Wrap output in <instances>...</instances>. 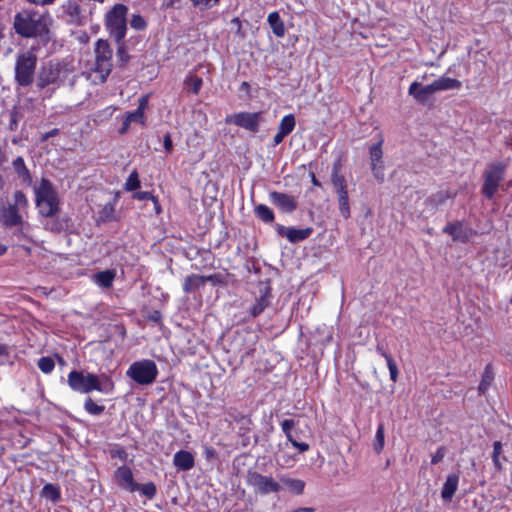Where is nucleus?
Segmentation results:
<instances>
[{"label": "nucleus", "mask_w": 512, "mask_h": 512, "mask_svg": "<svg viewBox=\"0 0 512 512\" xmlns=\"http://www.w3.org/2000/svg\"><path fill=\"white\" fill-rule=\"evenodd\" d=\"M140 187V180H139V177H138V173L136 171H133L126 183H125V189L127 191H134L136 189H138Z\"/></svg>", "instance_id": "obj_39"}, {"label": "nucleus", "mask_w": 512, "mask_h": 512, "mask_svg": "<svg viewBox=\"0 0 512 512\" xmlns=\"http://www.w3.org/2000/svg\"><path fill=\"white\" fill-rule=\"evenodd\" d=\"M269 298H270V287L265 286L264 292L260 295V297L257 299L256 303L251 308V314L253 317L258 316L261 314L264 309L269 305Z\"/></svg>", "instance_id": "obj_24"}, {"label": "nucleus", "mask_w": 512, "mask_h": 512, "mask_svg": "<svg viewBox=\"0 0 512 512\" xmlns=\"http://www.w3.org/2000/svg\"><path fill=\"white\" fill-rule=\"evenodd\" d=\"M285 137H286V135H285V134H283V133H281L280 131H278V132H277V134L274 136V139H273V140H274L275 145L280 144V143L283 141V139H284Z\"/></svg>", "instance_id": "obj_55"}, {"label": "nucleus", "mask_w": 512, "mask_h": 512, "mask_svg": "<svg viewBox=\"0 0 512 512\" xmlns=\"http://www.w3.org/2000/svg\"><path fill=\"white\" fill-rule=\"evenodd\" d=\"M123 52H124V48H123V46H120L118 48V53L123 54Z\"/></svg>", "instance_id": "obj_62"}, {"label": "nucleus", "mask_w": 512, "mask_h": 512, "mask_svg": "<svg viewBox=\"0 0 512 512\" xmlns=\"http://www.w3.org/2000/svg\"><path fill=\"white\" fill-rule=\"evenodd\" d=\"M268 23L277 37H283L285 35L284 23L281 20L278 12H272L268 15Z\"/></svg>", "instance_id": "obj_26"}, {"label": "nucleus", "mask_w": 512, "mask_h": 512, "mask_svg": "<svg viewBox=\"0 0 512 512\" xmlns=\"http://www.w3.org/2000/svg\"><path fill=\"white\" fill-rule=\"evenodd\" d=\"M331 183L337 193V201L339 206L340 214L344 219H348L351 216L349 196L347 189V181L341 174V163L335 162L332 168Z\"/></svg>", "instance_id": "obj_4"}, {"label": "nucleus", "mask_w": 512, "mask_h": 512, "mask_svg": "<svg viewBox=\"0 0 512 512\" xmlns=\"http://www.w3.org/2000/svg\"><path fill=\"white\" fill-rule=\"evenodd\" d=\"M459 483V476L457 474H450L442 487L441 497L445 502H450L454 496Z\"/></svg>", "instance_id": "obj_22"}, {"label": "nucleus", "mask_w": 512, "mask_h": 512, "mask_svg": "<svg viewBox=\"0 0 512 512\" xmlns=\"http://www.w3.org/2000/svg\"><path fill=\"white\" fill-rule=\"evenodd\" d=\"M26 1L31 4L41 5V6L48 5V4H51L54 2V0H26Z\"/></svg>", "instance_id": "obj_54"}, {"label": "nucleus", "mask_w": 512, "mask_h": 512, "mask_svg": "<svg viewBox=\"0 0 512 512\" xmlns=\"http://www.w3.org/2000/svg\"><path fill=\"white\" fill-rule=\"evenodd\" d=\"M281 486H285L286 488H288L290 491H292L293 493L295 494H302L303 490H304V487H305V483L300 480V479H293V478H289V477H281L280 478V482Z\"/></svg>", "instance_id": "obj_28"}, {"label": "nucleus", "mask_w": 512, "mask_h": 512, "mask_svg": "<svg viewBox=\"0 0 512 512\" xmlns=\"http://www.w3.org/2000/svg\"><path fill=\"white\" fill-rule=\"evenodd\" d=\"M242 88L248 89L249 88V84L247 82H243L242 83Z\"/></svg>", "instance_id": "obj_61"}, {"label": "nucleus", "mask_w": 512, "mask_h": 512, "mask_svg": "<svg viewBox=\"0 0 512 512\" xmlns=\"http://www.w3.org/2000/svg\"><path fill=\"white\" fill-rule=\"evenodd\" d=\"M127 12L128 8L124 4H116L109 10L105 17L106 27L110 36L120 43L125 37L127 30Z\"/></svg>", "instance_id": "obj_3"}, {"label": "nucleus", "mask_w": 512, "mask_h": 512, "mask_svg": "<svg viewBox=\"0 0 512 512\" xmlns=\"http://www.w3.org/2000/svg\"><path fill=\"white\" fill-rule=\"evenodd\" d=\"M42 495L45 498L52 500L54 502L58 501L60 498L59 489L50 483L44 485V487L42 489Z\"/></svg>", "instance_id": "obj_35"}, {"label": "nucleus", "mask_w": 512, "mask_h": 512, "mask_svg": "<svg viewBox=\"0 0 512 512\" xmlns=\"http://www.w3.org/2000/svg\"><path fill=\"white\" fill-rule=\"evenodd\" d=\"M191 2L199 9H208L215 6L219 0H191Z\"/></svg>", "instance_id": "obj_46"}, {"label": "nucleus", "mask_w": 512, "mask_h": 512, "mask_svg": "<svg viewBox=\"0 0 512 512\" xmlns=\"http://www.w3.org/2000/svg\"><path fill=\"white\" fill-rule=\"evenodd\" d=\"M85 409L89 414L100 415L103 413L105 407L103 405L96 404L91 398L85 401Z\"/></svg>", "instance_id": "obj_38"}, {"label": "nucleus", "mask_w": 512, "mask_h": 512, "mask_svg": "<svg viewBox=\"0 0 512 512\" xmlns=\"http://www.w3.org/2000/svg\"><path fill=\"white\" fill-rule=\"evenodd\" d=\"M163 144H164V148H165L166 152L170 153L172 151V147H173L170 134H166L164 136Z\"/></svg>", "instance_id": "obj_51"}, {"label": "nucleus", "mask_w": 512, "mask_h": 512, "mask_svg": "<svg viewBox=\"0 0 512 512\" xmlns=\"http://www.w3.org/2000/svg\"><path fill=\"white\" fill-rule=\"evenodd\" d=\"M153 203H154V207H155V212L156 214H160L161 213V206L157 200V198L154 196L153 199H152Z\"/></svg>", "instance_id": "obj_56"}, {"label": "nucleus", "mask_w": 512, "mask_h": 512, "mask_svg": "<svg viewBox=\"0 0 512 512\" xmlns=\"http://www.w3.org/2000/svg\"><path fill=\"white\" fill-rule=\"evenodd\" d=\"M51 18L46 15H38L28 11H22L15 15L13 27L17 34L24 38H37L39 42L47 44L50 39Z\"/></svg>", "instance_id": "obj_1"}, {"label": "nucleus", "mask_w": 512, "mask_h": 512, "mask_svg": "<svg viewBox=\"0 0 512 512\" xmlns=\"http://www.w3.org/2000/svg\"><path fill=\"white\" fill-rule=\"evenodd\" d=\"M276 230L280 236L286 237L291 243H296L308 238L313 231L312 228L296 229L287 228L282 225H278Z\"/></svg>", "instance_id": "obj_16"}, {"label": "nucleus", "mask_w": 512, "mask_h": 512, "mask_svg": "<svg viewBox=\"0 0 512 512\" xmlns=\"http://www.w3.org/2000/svg\"><path fill=\"white\" fill-rule=\"evenodd\" d=\"M210 277L200 276V275H191L185 279L183 289L186 293H190L200 286L204 285Z\"/></svg>", "instance_id": "obj_27"}, {"label": "nucleus", "mask_w": 512, "mask_h": 512, "mask_svg": "<svg viewBox=\"0 0 512 512\" xmlns=\"http://www.w3.org/2000/svg\"><path fill=\"white\" fill-rule=\"evenodd\" d=\"M12 166L17 173L18 177L22 179L24 183L30 184L32 181L31 175L29 170L27 169L24 159L22 157H17L13 163Z\"/></svg>", "instance_id": "obj_25"}, {"label": "nucleus", "mask_w": 512, "mask_h": 512, "mask_svg": "<svg viewBox=\"0 0 512 512\" xmlns=\"http://www.w3.org/2000/svg\"><path fill=\"white\" fill-rule=\"evenodd\" d=\"M54 366L55 363L51 357H42L38 360V367L43 373H50Z\"/></svg>", "instance_id": "obj_40"}, {"label": "nucleus", "mask_w": 512, "mask_h": 512, "mask_svg": "<svg viewBox=\"0 0 512 512\" xmlns=\"http://www.w3.org/2000/svg\"><path fill=\"white\" fill-rule=\"evenodd\" d=\"M256 215L265 222H272L274 220L273 211L266 205L260 204L255 207Z\"/></svg>", "instance_id": "obj_32"}, {"label": "nucleus", "mask_w": 512, "mask_h": 512, "mask_svg": "<svg viewBox=\"0 0 512 512\" xmlns=\"http://www.w3.org/2000/svg\"><path fill=\"white\" fill-rule=\"evenodd\" d=\"M493 371L491 365H487L484 369L481 382L479 384L478 390L481 394H484L493 381Z\"/></svg>", "instance_id": "obj_30"}, {"label": "nucleus", "mask_w": 512, "mask_h": 512, "mask_svg": "<svg viewBox=\"0 0 512 512\" xmlns=\"http://www.w3.org/2000/svg\"><path fill=\"white\" fill-rule=\"evenodd\" d=\"M35 202L44 217H52L59 211V199L52 183L43 178L35 187Z\"/></svg>", "instance_id": "obj_2"}, {"label": "nucleus", "mask_w": 512, "mask_h": 512, "mask_svg": "<svg viewBox=\"0 0 512 512\" xmlns=\"http://www.w3.org/2000/svg\"><path fill=\"white\" fill-rule=\"evenodd\" d=\"M295 125H296V121H295L294 115L288 114V115L284 116L283 119L281 120V122L279 124L278 131H280L281 133H283L287 136L288 134H290L293 131V129L295 128Z\"/></svg>", "instance_id": "obj_31"}, {"label": "nucleus", "mask_w": 512, "mask_h": 512, "mask_svg": "<svg viewBox=\"0 0 512 512\" xmlns=\"http://www.w3.org/2000/svg\"><path fill=\"white\" fill-rule=\"evenodd\" d=\"M67 381L69 387L76 392L87 394L93 390L102 391L99 378L95 374L73 370L68 374Z\"/></svg>", "instance_id": "obj_8"}, {"label": "nucleus", "mask_w": 512, "mask_h": 512, "mask_svg": "<svg viewBox=\"0 0 512 512\" xmlns=\"http://www.w3.org/2000/svg\"><path fill=\"white\" fill-rule=\"evenodd\" d=\"M37 57L32 52L18 55L15 67V79L21 86H29L34 79Z\"/></svg>", "instance_id": "obj_6"}, {"label": "nucleus", "mask_w": 512, "mask_h": 512, "mask_svg": "<svg viewBox=\"0 0 512 512\" xmlns=\"http://www.w3.org/2000/svg\"><path fill=\"white\" fill-rule=\"evenodd\" d=\"M410 96H412L419 103H426L429 97L435 93L433 84L423 86L420 82H413L408 90Z\"/></svg>", "instance_id": "obj_18"}, {"label": "nucleus", "mask_w": 512, "mask_h": 512, "mask_svg": "<svg viewBox=\"0 0 512 512\" xmlns=\"http://www.w3.org/2000/svg\"><path fill=\"white\" fill-rule=\"evenodd\" d=\"M382 140L370 147L371 164L383 162Z\"/></svg>", "instance_id": "obj_33"}, {"label": "nucleus", "mask_w": 512, "mask_h": 512, "mask_svg": "<svg viewBox=\"0 0 512 512\" xmlns=\"http://www.w3.org/2000/svg\"><path fill=\"white\" fill-rule=\"evenodd\" d=\"M433 88L436 92L446 91L452 89H459L461 87V82L457 79L450 77H441L432 82Z\"/></svg>", "instance_id": "obj_23"}, {"label": "nucleus", "mask_w": 512, "mask_h": 512, "mask_svg": "<svg viewBox=\"0 0 512 512\" xmlns=\"http://www.w3.org/2000/svg\"><path fill=\"white\" fill-rule=\"evenodd\" d=\"M371 169L374 177L378 180V182L382 183L385 180L384 174V162L371 164Z\"/></svg>", "instance_id": "obj_42"}, {"label": "nucleus", "mask_w": 512, "mask_h": 512, "mask_svg": "<svg viewBox=\"0 0 512 512\" xmlns=\"http://www.w3.org/2000/svg\"><path fill=\"white\" fill-rule=\"evenodd\" d=\"M115 477L117 479L118 484L122 488H124L130 492L139 490V484H137L133 481V474L129 467H127V466L119 467L115 472Z\"/></svg>", "instance_id": "obj_17"}, {"label": "nucleus", "mask_w": 512, "mask_h": 512, "mask_svg": "<svg viewBox=\"0 0 512 512\" xmlns=\"http://www.w3.org/2000/svg\"><path fill=\"white\" fill-rule=\"evenodd\" d=\"M270 199L284 213H291L297 208L296 198L286 193L272 191Z\"/></svg>", "instance_id": "obj_15"}, {"label": "nucleus", "mask_w": 512, "mask_h": 512, "mask_svg": "<svg viewBox=\"0 0 512 512\" xmlns=\"http://www.w3.org/2000/svg\"><path fill=\"white\" fill-rule=\"evenodd\" d=\"M205 455L207 459H214L217 456V453L214 448L212 447H206L205 448Z\"/></svg>", "instance_id": "obj_53"}, {"label": "nucleus", "mask_w": 512, "mask_h": 512, "mask_svg": "<svg viewBox=\"0 0 512 512\" xmlns=\"http://www.w3.org/2000/svg\"><path fill=\"white\" fill-rule=\"evenodd\" d=\"M96 67L99 72L108 74L111 68V50L109 44L105 40H98L95 49Z\"/></svg>", "instance_id": "obj_14"}, {"label": "nucleus", "mask_w": 512, "mask_h": 512, "mask_svg": "<svg viewBox=\"0 0 512 512\" xmlns=\"http://www.w3.org/2000/svg\"><path fill=\"white\" fill-rule=\"evenodd\" d=\"M384 443H385L384 425L379 424V426L377 428L375 440L373 443L374 450L377 454H379L383 450Z\"/></svg>", "instance_id": "obj_34"}, {"label": "nucleus", "mask_w": 512, "mask_h": 512, "mask_svg": "<svg viewBox=\"0 0 512 512\" xmlns=\"http://www.w3.org/2000/svg\"><path fill=\"white\" fill-rule=\"evenodd\" d=\"M148 106V95H144L139 99L138 108L133 112H128L122 122V127L119 130L120 134H125L132 122H139L144 125V111Z\"/></svg>", "instance_id": "obj_13"}, {"label": "nucleus", "mask_w": 512, "mask_h": 512, "mask_svg": "<svg viewBox=\"0 0 512 512\" xmlns=\"http://www.w3.org/2000/svg\"><path fill=\"white\" fill-rule=\"evenodd\" d=\"M247 483L261 495L277 493L281 490V484L272 477L264 476L256 471H249L247 474Z\"/></svg>", "instance_id": "obj_9"}, {"label": "nucleus", "mask_w": 512, "mask_h": 512, "mask_svg": "<svg viewBox=\"0 0 512 512\" xmlns=\"http://www.w3.org/2000/svg\"><path fill=\"white\" fill-rule=\"evenodd\" d=\"M65 12L73 19L79 20L81 15L80 5L76 1H68L64 6Z\"/></svg>", "instance_id": "obj_36"}, {"label": "nucleus", "mask_w": 512, "mask_h": 512, "mask_svg": "<svg viewBox=\"0 0 512 512\" xmlns=\"http://www.w3.org/2000/svg\"><path fill=\"white\" fill-rule=\"evenodd\" d=\"M446 449L444 447H439L436 453L432 456L431 463L437 464L441 462L445 456Z\"/></svg>", "instance_id": "obj_49"}, {"label": "nucleus", "mask_w": 512, "mask_h": 512, "mask_svg": "<svg viewBox=\"0 0 512 512\" xmlns=\"http://www.w3.org/2000/svg\"><path fill=\"white\" fill-rule=\"evenodd\" d=\"M295 426L296 422L293 419H285L281 423L282 431L292 446L297 448L300 452H306L309 449V445L305 442H298L292 434V430Z\"/></svg>", "instance_id": "obj_20"}, {"label": "nucleus", "mask_w": 512, "mask_h": 512, "mask_svg": "<svg viewBox=\"0 0 512 512\" xmlns=\"http://www.w3.org/2000/svg\"><path fill=\"white\" fill-rule=\"evenodd\" d=\"M311 181H312L313 185L321 186L320 182L317 180L314 173H311Z\"/></svg>", "instance_id": "obj_59"}, {"label": "nucleus", "mask_w": 512, "mask_h": 512, "mask_svg": "<svg viewBox=\"0 0 512 512\" xmlns=\"http://www.w3.org/2000/svg\"><path fill=\"white\" fill-rule=\"evenodd\" d=\"M443 232L450 235L454 241L466 243L477 235V231L473 228L464 225L461 221L448 223Z\"/></svg>", "instance_id": "obj_12"}, {"label": "nucleus", "mask_w": 512, "mask_h": 512, "mask_svg": "<svg viewBox=\"0 0 512 512\" xmlns=\"http://www.w3.org/2000/svg\"><path fill=\"white\" fill-rule=\"evenodd\" d=\"M292 512H314V508L304 507L293 510Z\"/></svg>", "instance_id": "obj_57"}, {"label": "nucleus", "mask_w": 512, "mask_h": 512, "mask_svg": "<svg viewBox=\"0 0 512 512\" xmlns=\"http://www.w3.org/2000/svg\"><path fill=\"white\" fill-rule=\"evenodd\" d=\"M153 197H154V195L151 192H148V191L136 192L133 195V198H135L137 200H152Z\"/></svg>", "instance_id": "obj_50"}, {"label": "nucleus", "mask_w": 512, "mask_h": 512, "mask_svg": "<svg viewBox=\"0 0 512 512\" xmlns=\"http://www.w3.org/2000/svg\"><path fill=\"white\" fill-rule=\"evenodd\" d=\"M501 452H502L501 442L500 441L494 442L492 459H493L494 466L496 467V469L498 471L502 470V463L500 461Z\"/></svg>", "instance_id": "obj_37"}, {"label": "nucleus", "mask_w": 512, "mask_h": 512, "mask_svg": "<svg viewBox=\"0 0 512 512\" xmlns=\"http://www.w3.org/2000/svg\"><path fill=\"white\" fill-rule=\"evenodd\" d=\"M8 351L5 345L0 344V356H7Z\"/></svg>", "instance_id": "obj_58"}, {"label": "nucleus", "mask_w": 512, "mask_h": 512, "mask_svg": "<svg viewBox=\"0 0 512 512\" xmlns=\"http://www.w3.org/2000/svg\"><path fill=\"white\" fill-rule=\"evenodd\" d=\"M130 25L135 30H143L146 27V22L139 14H134L130 20Z\"/></svg>", "instance_id": "obj_44"}, {"label": "nucleus", "mask_w": 512, "mask_h": 512, "mask_svg": "<svg viewBox=\"0 0 512 512\" xmlns=\"http://www.w3.org/2000/svg\"><path fill=\"white\" fill-rule=\"evenodd\" d=\"M139 489L141 490L142 494L147 496L148 498H153L156 494V487L151 482L146 483L142 486L139 485Z\"/></svg>", "instance_id": "obj_45"}, {"label": "nucleus", "mask_w": 512, "mask_h": 512, "mask_svg": "<svg viewBox=\"0 0 512 512\" xmlns=\"http://www.w3.org/2000/svg\"><path fill=\"white\" fill-rule=\"evenodd\" d=\"M7 251V247L4 245H0V256L3 255Z\"/></svg>", "instance_id": "obj_60"}, {"label": "nucleus", "mask_w": 512, "mask_h": 512, "mask_svg": "<svg viewBox=\"0 0 512 512\" xmlns=\"http://www.w3.org/2000/svg\"><path fill=\"white\" fill-rule=\"evenodd\" d=\"M126 374L137 384L149 385L155 381L158 370L152 360H142L131 364Z\"/></svg>", "instance_id": "obj_7"}, {"label": "nucleus", "mask_w": 512, "mask_h": 512, "mask_svg": "<svg viewBox=\"0 0 512 512\" xmlns=\"http://www.w3.org/2000/svg\"><path fill=\"white\" fill-rule=\"evenodd\" d=\"M506 166L503 163H493L485 171V181L482 192L488 199H492L503 179Z\"/></svg>", "instance_id": "obj_10"}, {"label": "nucleus", "mask_w": 512, "mask_h": 512, "mask_svg": "<svg viewBox=\"0 0 512 512\" xmlns=\"http://www.w3.org/2000/svg\"><path fill=\"white\" fill-rule=\"evenodd\" d=\"M448 194L444 192H439L436 195H434L432 198L429 199V202L433 204L434 206H437L439 204H443L446 199L448 198Z\"/></svg>", "instance_id": "obj_48"}, {"label": "nucleus", "mask_w": 512, "mask_h": 512, "mask_svg": "<svg viewBox=\"0 0 512 512\" xmlns=\"http://www.w3.org/2000/svg\"><path fill=\"white\" fill-rule=\"evenodd\" d=\"M114 212H115L114 205L111 203H108L102 208V210L100 212V218L104 221L112 220L114 218Z\"/></svg>", "instance_id": "obj_43"}, {"label": "nucleus", "mask_w": 512, "mask_h": 512, "mask_svg": "<svg viewBox=\"0 0 512 512\" xmlns=\"http://www.w3.org/2000/svg\"><path fill=\"white\" fill-rule=\"evenodd\" d=\"M188 85L190 86L192 92L197 94L202 86V79L199 77H191L188 80Z\"/></svg>", "instance_id": "obj_47"}, {"label": "nucleus", "mask_w": 512, "mask_h": 512, "mask_svg": "<svg viewBox=\"0 0 512 512\" xmlns=\"http://www.w3.org/2000/svg\"><path fill=\"white\" fill-rule=\"evenodd\" d=\"M261 120V112H240L227 116L225 122L227 124L234 123L235 125L251 132H257L259 130Z\"/></svg>", "instance_id": "obj_11"}, {"label": "nucleus", "mask_w": 512, "mask_h": 512, "mask_svg": "<svg viewBox=\"0 0 512 512\" xmlns=\"http://www.w3.org/2000/svg\"><path fill=\"white\" fill-rule=\"evenodd\" d=\"M377 350L383 355V352H385L381 347H377Z\"/></svg>", "instance_id": "obj_63"}, {"label": "nucleus", "mask_w": 512, "mask_h": 512, "mask_svg": "<svg viewBox=\"0 0 512 512\" xmlns=\"http://www.w3.org/2000/svg\"><path fill=\"white\" fill-rule=\"evenodd\" d=\"M28 207V199L22 191L14 193V203L3 205L0 209V220L7 227L20 226L23 224V218L19 210Z\"/></svg>", "instance_id": "obj_5"}, {"label": "nucleus", "mask_w": 512, "mask_h": 512, "mask_svg": "<svg viewBox=\"0 0 512 512\" xmlns=\"http://www.w3.org/2000/svg\"><path fill=\"white\" fill-rule=\"evenodd\" d=\"M94 277L97 284L104 288H109L112 285L115 273L111 270H105L98 272Z\"/></svg>", "instance_id": "obj_29"}, {"label": "nucleus", "mask_w": 512, "mask_h": 512, "mask_svg": "<svg viewBox=\"0 0 512 512\" xmlns=\"http://www.w3.org/2000/svg\"><path fill=\"white\" fill-rule=\"evenodd\" d=\"M173 463L178 469L188 471L194 467L195 460L189 451L181 450L174 455Z\"/></svg>", "instance_id": "obj_21"}, {"label": "nucleus", "mask_w": 512, "mask_h": 512, "mask_svg": "<svg viewBox=\"0 0 512 512\" xmlns=\"http://www.w3.org/2000/svg\"><path fill=\"white\" fill-rule=\"evenodd\" d=\"M60 75L58 67L48 64L42 67L38 76V86L44 88L50 84L55 83Z\"/></svg>", "instance_id": "obj_19"}, {"label": "nucleus", "mask_w": 512, "mask_h": 512, "mask_svg": "<svg viewBox=\"0 0 512 512\" xmlns=\"http://www.w3.org/2000/svg\"><path fill=\"white\" fill-rule=\"evenodd\" d=\"M383 356H384V358L387 361V365H388V368H389V371H390V378H391V380L393 382H396L397 381V377H398L397 365L394 362V360L392 359V357L389 354H387L386 352H383Z\"/></svg>", "instance_id": "obj_41"}, {"label": "nucleus", "mask_w": 512, "mask_h": 512, "mask_svg": "<svg viewBox=\"0 0 512 512\" xmlns=\"http://www.w3.org/2000/svg\"><path fill=\"white\" fill-rule=\"evenodd\" d=\"M58 133H59V130L57 128L52 129L51 131L46 132L42 136L41 141L44 142V141L48 140L50 137H54V136L58 135Z\"/></svg>", "instance_id": "obj_52"}]
</instances>
